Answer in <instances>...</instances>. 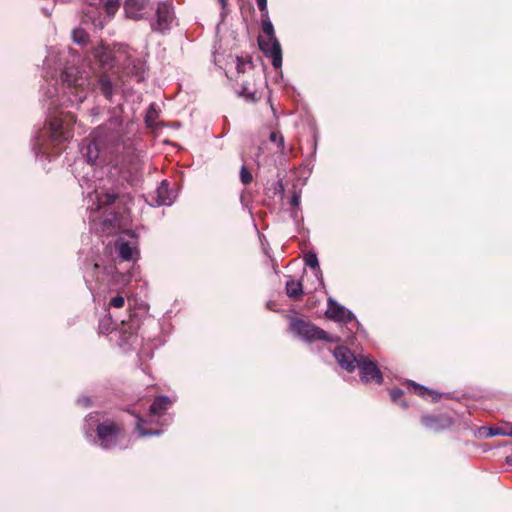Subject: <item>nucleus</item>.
Returning <instances> with one entry per match:
<instances>
[{"mask_svg":"<svg viewBox=\"0 0 512 512\" xmlns=\"http://www.w3.org/2000/svg\"><path fill=\"white\" fill-rule=\"evenodd\" d=\"M289 328L292 333L307 342L321 340L336 343L340 341L338 336L330 335L322 328L301 318L291 317L289 321Z\"/></svg>","mask_w":512,"mask_h":512,"instance_id":"f257e3e1","label":"nucleus"},{"mask_svg":"<svg viewBox=\"0 0 512 512\" xmlns=\"http://www.w3.org/2000/svg\"><path fill=\"white\" fill-rule=\"evenodd\" d=\"M99 445L103 449H113L125 437V428L122 422L105 419L95 429Z\"/></svg>","mask_w":512,"mask_h":512,"instance_id":"f03ea898","label":"nucleus"},{"mask_svg":"<svg viewBox=\"0 0 512 512\" xmlns=\"http://www.w3.org/2000/svg\"><path fill=\"white\" fill-rule=\"evenodd\" d=\"M262 30L268 38L265 40L259 37V48L267 57L272 59L273 67L279 69L282 66V48L280 42L275 37L274 27L267 17H263Z\"/></svg>","mask_w":512,"mask_h":512,"instance_id":"7ed1b4c3","label":"nucleus"},{"mask_svg":"<svg viewBox=\"0 0 512 512\" xmlns=\"http://www.w3.org/2000/svg\"><path fill=\"white\" fill-rule=\"evenodd\" d=\"M118 134H108L106 127L97 128L87 140V144L82 148V152L88 163L95 164L104 153L107 141H114Z\"/></svg>","mask_w":512,"mask_h":512,"instance_id":"20e7f679","label":"nucleus"},{"mask_svg":"<svg viewBox=\"0 0 512 512\" xmlns=\"http://www.w3.org/2000/svg\"><path fill=\"white\" fill-rule=\"evenodd\" d=\"M76 123V116L71 112H59L52 116L49 121L51 139L54 142L62 143L72 138V128Z\"/></svg>","mask_w":512,"mask_h":512,"instance_id":"39448f33","label":"nucleus"},{"mask_svg":"<svg viewBox=\"0 0 512 512\" xmlns=\"http://www.w3.org/2000/svg\"><path fill=\"white\" fill-rule=\"evenodd\" d=\"M122 85V78L117 71L104 70L95 74L92 89L98 90L106 100L111 102Z\"/></svg>","mask_w":512,"mask_h":512,"instance_id":"423d86ee","label":"nucleus"},{"mask_svg":"<svg viewBox=\"0 0 512 512\" xmlns=\"http://www.w3.org/2000/svg\"><path fill=\"white\" fill-rule=\"evenodd\" d=\"M97 208H108L114 206L118 211L113 212V218L107 219L111 224H115L119 222V215L121 214V209L125 211V206L128 202L131 201V197L128 194H119L114 191H108L101 189L100 191H95Z\"/></svg>","mask_w":512,"mask_h":512,"instance_id":"0eeeda50","label":"nucleus"},{"mask_svg":"<svg viewBox=\"0 0 512 512\" xmlns=\"http://www.w3.org/2000/svg\"><path fill=\"white\" fill-rule=\"evenodd\" d=\"M61 79L67 87L75 90L78 102L82 103L86 98V94L84 93L86 80L82 76H79V71L76 68H68L62 72Z\"/></svg>","mask_w":512,"mask_h":512,"instance_id":"6e6552de","label":"nucleus"},{"mask_svg":"<svg viewBox=\"0 0 512 512\" xmlns=\"http://www.w3.org/2000/svg\"><path fill=\"white\" fill-rule=\"evenodd\" d=\"M360 379L365 383L375 382L381 384L383 381V375L377 364L371 360L361 357L358 365Z\"/></svg>","mask_w":512,"mask_h":512,"instance_id":"1a4fd4ad","label":"nucleus"},{"mask_svg":"<svg viewBox=\"0 0 512 512\" xmlns=\"http://www.w3.org/2000/svg\"><path fill=\"white\" fill-rule=\"evenodd\" d=\"M325 315L331 320L346 324L355 319L351 311L347 310L344 306L339 305L331 298L328 300V309Z\"/></svg>","mask_w":512,"mask_h":512,"instance_id":"9d476101","label":"nucleus"},{"mask_svg":"<svg viewBox=\"0 0 512 512\" xmlns=\"http://www.w3.org/2000/svg\"><path fill=\"white\" fill-rule=\"evenodd\" d=\"M333 354L337 363L348 372H353L358 365L359 359L345 346L336 347Z\"/></svg>","mask_w":512,"mask_h":512,"instance_id":"9b49d317","label":"nucleus"},{"mask_svg":"<svg viewBox=\"0 0 512 512\" xmlns=\"http://www.w3.org/2000/svg\"><path fill=\"white\" fill-rule=\"evenodd\" d=\"M421 423L426 429L438 432L449 427L451 420L444 415H424L421 417Z\"/></svg>","mask_w":512,"mask_h":512,"instance_id":"f8f14e48","label":"nucleus"},{"mask_svg":"<svg viewBox=\"0 0 512 512\" xmlns=\"http://www.w3.org/2000/svg\"><path fill=\"white\" fill-rule=\"evenodd\" d=\"M157 21L152 24V28L158 31H165L169 28L172 21L170 6L166 3H160L156 10Z\"/></svg>","mask_w":512,"mask_h":512,"instance_id":"ddd939ff","label":"nucleus"},{"mask_svg":"<svg viewBox=\"0 0 512 512\" xmlns=\"http://www.w3.org/2000/svg\"><path fill=\"white\" fill-rule=\"evenodd\" d=\"M101 8V5L97 4V0H88V4L83 9V22H90L95 27H102V21L99 18Z\"/></svg>","mask_w":512,"mask_h":512,"instance_id":"4468645a","label":"nucleus"},{"mask_svg":"<svg viewBox=\"0 0 512 512\" xmlns=\"http://www.w3.org/2000/svg\"><path fill=\"white\" fill-rule=\"evenodd\" d=\"M148 5L147 0H126L124 10L128 18L139 20L143 16V11Z\"/></svg>","mask_w":512,"mask_h":512,"instance_id":"2eb2a0df","label":"nucleus"},{"mask_svg":"<svg viewBox=\"0 0 512 512\" xmlns=\"http://www.w3.org/2000/svg\"><path fill=\"white\" fill-rule=\"evenodd\" d=\"M172 402L166 396L157 397L149 409V418L154 416L160 417L166 413V411L171 407Z\"/></svg>","mask_w":512,"mask_h":512,"instance_id":"dca6fc26","label":"nucleus"},{"mask_svg":"<svg viewBox=\"0 0 512 512\" xmlns=\"http://www.w3.org/2000/svg\"><path fill=\"white\" fill-rule=\"evenodd\" d=\"M406 386L409 392L414 393L422 398L431 397L433 401H438L440 394L436 391L430 390L425 386H422L414 381H407Z\"/></svg>","mask_w":512,"mask_h":512,"instance_id":"f3484780","label":"nucleus"},{"mask_svg":"<svg viewBox=\"0 0 512 512\" xmlns=\"http://www.w3.org/2000/svg\"><path fill=\"white\" fill-rule=\"evenodd\" d=\"M112 269L113 267L103 266L98 262H94L88 271V275L100 285L105 281Z\"/></svg>","mask_w":512,"mask_h":512,"instance_id":"a211bd4d","label":"nucleus"},{"mask_svg":"<svg viewBox=\"0 0 512 512\" xmlns=\"http://www.w3.org/2000/svg\"><path fill=\"white\" fill-rule=\"evenodd\" d=\"M156 202L158 205H170L172 203L171 192L166 181H162L156 189Z\"/></svg>","mask_w":512,"mask_h":512,"instance_id":"6ab92c4d","label":"nucleus"},{"mask_svg":"<svg viewBox=\"0 0 512 512\" xmlns=\"http://www.w3.org/2000/svg\"><path fill=\"white\" fill-rule=\"evenodd\" d=\"M286 294L293 300H300L303 296V285L300 281L290 279L286 282L285 286Z\"/></svg>","mask_w":512,"mask_h":512,"instance_id":"aec40b11","label":"nucleus"},{"mask_svg":"<svg viewBox=\"0 0 512 512\" xmlns=\"http://www.w3.org/2000/svg\"><path fill=\"white\" fill-rule=\"evenodd\" d=\"M115 249L122 260L129 261L133 258V248L126 241H117Z\"/></svg>","mask_w":512,"mask_h":512,"instance_id":"412c9836","label":"nucleus"},{"mask_svg":"<svg viewBox=\"0 0 512 512\" xmlns=\"http://www.w3.org/2000/svg\"><path fill=\"white\" fill-rule=\"evenodd\" d=\"M127 73L135 76L138 81L144 78V64L140 60H133L127 67Z\"/></svg>","mask_w":512,"mask_h":512,"instance_id":"4be33fe9","label":"nucleus"},{"mask_svg":"<svg viewBox=\"0 0 512 512\" xmlns=\"http://www.w3.org/2000/svg\"><path fill=\"white\" fill-rule=\"evenodd\" d=\"M136 417H137V420H138L137 421V425H136V429L139 432V435L141 437H147V436H153V435H159L160 434L159 430L152 429V428L146 429L144 427V425L147 424L148 421L143 419L139 415H137Z\"/></svg>","mask_w":512,"mask_h":512,"instance_id":"5701e85b","label":"nucleus"},{"mask_svg":"<svg viewBox=\"0 0 512 512\" xmlns=\"http://www.w3.org/2000/svg\"><path fill=\"white\" fill-rule=\"evenodd\" d=\"M97 4L101 5L108 16H113L120 7L119 0H97Z\"/></svg>","mask_w":512,"mask_h":512,"instance_id":"b1692460","label":"nucleus"},{"mask_svg":"<svg viewBox=\"0 0 512 512\" xmlns=\"http://www.w3.org/2000/svg\"><path fill=\"white\" fill-rule=\"evenodd\" d=\"M269 141L276 145L278 151L282 154L285 153V143H284V136L280 131L273 130L270 131L268 135Z\"/></svg>","mask_w":512,"mask_h":512,"instance_id":"393cba45","label":"nucleus"},{"mask_svg":"<svg viewBox=\"0 0 512 512\" xmlns=\"http://www.w3.org/2000/svg\"><path fill=\"white\" fill-rule=\"evenodd\" d=\"M99 63L102 66L103 71L104 70H114V58L112 57L110 52L102 51L97 54Z\"/></svg>","mask_w":512,"mask_h":512,"instance_id":"a878e982","label":"nucleus"},{"mask_svg":"<svg viewBox=\"0 0 512 512\" xmlns=\"http://www.w3.org/2000/svg\"><path fill=\"white\" fill-rule=\"evenodd\" d=\"M158 118V111L155 108L154 104H151L147 110L145 122L148 127H154L156 125V120Z\"/></svg>","mask_w":512,"mask_h":512,"instance_id":"bb28decb","label":"nucleus"},{"mask_svg":"<svg viewBox=\"0 0 512 512\" xmlns=\"http://www.w3.org/2000/svg\"><path fill=\"white\" fill-rule=\"evenodd\" d=\"M240 180L244 185L250 184L253 180L252 174L245 166H242L241 168Z\"/></svg>","mask_w":512,"mask_h":512,"instance_id":"cd10ccee","label":"nucleus"},{"mask_svg":"<svg viewBox=\"0 0 512 512\" xmlns=\"http://www.w3.org/2000/svg\"><path fill=\"white\" fill-rule=\"evenodd\" d=\"M125 305V298L122 295L113 297L109 302V307L122 308Z\"/></svg>","mask_w":512,"mask_h":512,"instance_id":"c85d7f7f","label":"nucleus"},{"mask_svg":"<svg viewBox=\"0 0 512 512\" xmlns=\"http://www.w3.org/2000/svg\"><path fill=\"white\" fill-rule=\"evenodd\" d=\"M305 263L311 268H317L319 266L317 256L315 254H308L305 257Z\"/></svg>","mask_w":512,"mask_h":512,"instance_id":"c756f323","label":"nucleus"},{"mask_svg":"<svg viewBox=\"0 0 512 512\" xmlns=\"http://www.w3.org/2000/svg\"><path fill=\"white\" fill-rule=\"evenodd\" d=\"M403 394L404 392L400 388H393L390 390V397L394 403H397V401L403 396Z\"/></svg>","mask_w":512,"mask_h":512,"instance_id":"7c9ffc66","label":"nucleus"},{"mask_svg":"<svg viewBox=\"0 0 512 512\" xmlns=\"http://www.w3.org/2000/svg\"><path fill=\"white\" fill-rule=\"evenodd\" d=\"M236 61H237V64H236L237 72L239 74L240 73H244L245 72L246 64L250 63V62L249 61H245L242 57H237Z\"/></svg>","mask_w":512,"mask_h":512,"instance_id":"2f4dec72","label":"nucleus"},{"mask_svg":"<svg viewBox=\"0 0 512 512\" xmlns=\"http://www.w3.org/2000/svg\"><path fill=\"white\" fill-rule=\"evenodd\" d=\"M257 6L262 13V17H268L267 0H256Z\"/></svg>","mask_w":512,"mask_h":512,"instance_id":"473e14b6","label":"nucleus"},{"mask_svg":"<svg viewBox=\"0 0 512 512\" xmlns=\"http://www.w3.org/2000/svg\"><path fill=\"white\" fill-rule=\"evenodd\" d=\"M75 41L82 42L84 41V37H86L85 33L82 30L74 32Z\"/></svg>","mask_w":512,"mask_h":512,"instance_id":"72a5a7b5","label":"nucleus"},{"mask_svg":"<svg viewBox=\"0 0 512 512\" xmlns=\"http://www.w3.org/2000/svg\"><path fill=\"white\" fill-rule=\"evenodd\" d=\"M493 434L512 436V426L509 427L507 430L497 429Z\"/></svg>","mask_w":512,"mask_h":512,"instance_id":"f704fd0d","label":"nucleus"},{"mask_svg":"<svg viewBox=\"0 0 512 512\" xmlns=\"http://www.w3.org/2000/svg\"><path fill=\"white\" fill-rule=\"evenodd\" d=\"M506 463L512 466V453L506 457Z\"/></svg>","mask_w":512,"mask_h":512,"instance_id":"c9c22d12","label":"nucleus"},{"mask_svg":"<svg viewBox=\"0 0 512 512\" xmlns=\"http://www.w3.org/2000/svg\"><path fill=\"white\" fill-rule=\"evenodd\" d=\"M220 4L222 5V8H225L228 4V0H218Z\"/></svg>","mask_w":512,"mask_h":512,"instance_id":"e433bc0d","label":"nucleus"},{"mask_svg":"<svg viewBox=\"0 0 512 512\" xmlns=\"http://www.w3.org/2000/svg\"><path fill=\"white\" fill-rule=\"evenodd\" d=\"M297 203H298V197H297V196H294V197L292 198V204H295V205H296Z\"/></svg>","mask_w":512,"mask_h":512,"instance_id":"4c0bfd02","label":"nucleus"},{"mask_svg":"<svg viewBox=\"0 0 512 512\" xmlns=\"http://www.w3.org/2000/svg\"><path fill=\"white\" fill-rule=\"evenodd\" d=\"M110 124H111V125H112V124H117V125H119V121H118V119H114V120H111V121H110Z\"/></svg>","mask_w":512,"mask_h":512,"instance_id":"58836bf2","label":"nucleus"},{"mask_svg":"<svg viewBox=\"0 0 512 512\" xmlns=\"http://www.w3.org/2000/svg\"><path fill=\"white\" fill-rule=\"evenodd\" d=\"M401 406H402L403 408H405V409H406V408L408 407V403H407V402H405V401H403V402L401 403Z\"/></svg>","mask_w":512,"mask_h":512,"instance_id":"ea45409f","label":"nucleus"}]
</instances>
